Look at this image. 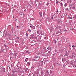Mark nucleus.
<instances>
[{
	"label": "nucleus",
	"mask_w": 76,
	"mask_h": 76,
	"mask_svg": "<svg viewBox=\"0 0 76 76\" xmlns=\"http://www.w3.org/2000/svg\"><path fill=\"white\" fill-rule=\"evenodd\" d=\"M67 3H69V1H68L67 2Z\"/></svg>",
	"instance_id": "61"
},
{
	"label": "nucleus",
	"mask_w": 76,
	"mask_h": 76,
	"mask_svg": "<svg viewBox=\"0 0 76 76\" xmlns=\"http://www.w3.org/2000/svg\"><path fill=\"white\" fill-rule=\"evenodd\" d=\"M8 67H9V69H10V71H11V70H12V68H10V66H9Z\"/></svg>",
	"instance_id": "31"
},
{
	"label": "nucleus",
	"mask_w": 76,
	"mask_h": 76,
	"mask_svg": "<svg viewBox=\"0 0 76 76\" xmlns=\"http://www.w3.org/2000/svg\"><path fill=\"white\" fill-rule=\"evenodd\" d=\"M57 43V41H56V40H55L54 42V44H56Z\"/></svg>",
	"instance_id": "44"
},
{
	"label": "nucleus",
	"mask_w": 76,
	"mask_h": 76,
	"mask_svg": "<svg viewBox=\"0 0 76 76\" xmlns=\"http://www.w3.org/2000/svg\"><path fill=\"white\" fill-rule=\"evenodd\" d=\"M63 67H64V68H66V69H67V67H68V66L67 65H65L64 64H63Z\"/></svg>",
	"instance_id": "4"
},
{
	"label": "nucleus",
	"mask_w": 76,
	"mask_h": 76,
	"mask_svg": "<svg viewBox=\"0 0 76 76\" xmlns=\"http://www.w3.org/2000/svg\"><path fill=\"white\" fill-rule=\"evenodd\" d=\"M4 46L6 48V47H7V45H6V44L4 45Z\"/></svg>",
	"instance_id": "40"
},
{
	"label": "nucleus",
	"mask_w": 76,
	"mask_h": 76,
	"mask_svg": "<svg viewBox=\"0 0 76 76\" xmlns=\"http://www.w3.org/2000/svg\"><path fill=\"white\" fill-rule=\"evenodd\" d=\"M58 3V1H56V4H57Z\"/></svg>",
	"instance_id": "60"
},
{
	"label": "nucleus",
	"mask_w": 76,
	"mask_h": 76,
	"mask_svg": "<svg viewBox=\"0 0 76 76\" xmlns=\"http://www.w3.org/2000/svg\"><path fill=\"white\" fill-rule=\"evenodd\" d=\"M54 51H55V53H56L57 52V50H56V49Z\"/></svg>",
	"instance_id": "45"
},
{
	"label": "nucleus",
	"mask_w": 76,
	"mask_h": 76,
	"mask_svg": "<svg viewBox=\"0 0 76 76\" xmlns=\"http://www.w3.org/2000/svg\"><path fill=\"white\" fill-rule=\"evenodd\" d=\"M48 54H50L51 53V50L49 51L48 52Z\"/></svg>",
	"instance_id": "15"
},
{
	"label": "nucleus",
	"mask_w": 76,
	"mask_h": 76,
	"mask_svg": "<svg viewBox=\"0 0 76 76\" xmlns=\"http://www.w3.org/2000/svg\"><path fill=\"white\" fill-rule=\"evenodd\" d=\"M12 58H15V57H12V56H10V60H11V59H12Z\"/></svg>",
	"instance_id": "18"
},
{
	"label": "nucleus",
	"mask_w": 76,
	"mask_h": 76,
	"mask_svg": "<svg viewBox=\"0 0 76 76\" xmlns=\"http://www.w3.org/2000/svg\"><path fill=\"white\" fill-rule=\"evenodd\" d=\"M16 75L15 73H13L12 75V76H16Z\"/></svg>",
	"instance_id": "25"
},
{
	"label": "nucleus",
	"mask_w": 76,
	"mask_h": 76,
	"mask_svg": "<svg viewBox=\"0 0 76 76\" xmlns=\"http://www.w3.org/2000/svg\"><path fill=\"white\" fill-rule=\"evenodd\" d=\"M72 9H73V10H75V7H73L72 8Z\"/></svg>",
	"instance_id": "29"
},
{
	"label": "nucleus",
	"mask_w": 76,
	"mask_h": 76,
	"mask_svg": "<svg viewBox=\"0 0 76 76\" xmlns=\"http://www.w3.org/2000/svg\"><path fill=\"white\" fill-rule=\"evenodd\" d=\"M23 13V12H20L19 13V15H22V13Z\"/></svg>",
	"instance_id": "20"
},
{
	"label": "nucleus",
	"mask_w": 76,
	"mask_h": 76,
	"mask_svg": "<svg viewBox=\"0 0 76 76\" xmlns=\"http://www.w3.org/2000/svg\"><path fill=\"white\" fill-rule=\"evenodd\" d=\"M24 12H26V10H24Z\"/></svg>",
	"instance_id": "64"
},
{
	"label": "nucleus",
	"mask_w": 76,
	"mask_h": 76,
	"mask_svg": "<svg viewBox=\"0 0 76 76\" xmlns=\"http://www.w3.org/2000/svg\"><path fill=\"white\" fill-rule=\"evenodd\" d=\"M58 46H61V44H60L59 43H58Z\"/></svg>",
	"instance_id": "26"
},
{
	"label": "nucleus",
	"mask_w": 76,
	"mask_h": 76,
	"mask_svg": "<svg viewBox=\"0 0 76 76\" xmlns=\"http://www.w3.org/2000/svg\"><path fill=\"white\" fill-rule=\"evenodd\" d=\"M28 70V68H26V70Z\"/></svg>",
	"instance_id": "62"
},
{
	"label": "nucleus",
	"mask_w": 76,
	"mask_h": 76,
	"mask_svg": "<svg viewBox=\"0 0 76 76\" xmlns=\"http://www.w3.org/2000/svg\"><path fill=\"white\" fill-rule=\"evenodd\" d=\"M14 70L15 72H17L16 70V69H14Z\"/></svg>",
	"instance_id": "46"
},
{
	"label": "nucleus",
	"mask_w": 76,
	"mask_h": 76,
	"mask_svg": "<svg viewBox=\"0 0 76 76\" xmlns=\"http://www.w3.org/2000/svg\"><path fill=\"white\" fill-rule=\"evenodd\" d=\"M67 51L66 52V53H65V54L64 55V56H68V55L67 56Z\"/></svg>",
	"instance_id": "19"
},
{
	"label": "nucleus",
	"mask_w": 76,
	"mask_h": 76,
	"mask_svg": "<svg viewBox=\"0 0 76 76\" xmlns=\"http://www.w3.org/2000/svg\"><path fill=\"white\" fill-rule=\"evenodd\" d=\"M73 54L75 55V53L74 52H73L72 53V55H73Z\"/></svg>",
	"instance_id": "53"
},
{
	"label": "nucleus",
	"mask_w": 76,
	"mask_h": 76,
	"mask_svg": "<svg viewBox=\"0 0 76 76\" xmlns=\"http://www.w3.org/2000/svg\"><path fill=\"white\" fill-rule=\"evenodd\" d=\"M37 37H34V39H37Z\"/></svg>",
	"instance_id": "39"
},
{
	"label": "nucleus",
	"mask_w": 76,
	"mask_h": 76,
	"mask_svg": "<svg viewBox=\"0 0 76 76\" xmlns=\"http://www.w3.org/2000/svg\"><path fill=\"white\" fill-rule=\"evenodd\" d=\"M49 4V3H47V6H48Z\"/></svg>",
	"instance_id": "56"
},
{
	"label": "nucleus",
	"mask_w": 76,
	"mask_h": 76,
	"mask_svg": "<svg viewBox=\"0 0 76 76\" xmlns=\"http://www.w3.org/2000/svg\"><path fill=\"white\" fill-rule=\"evenodd\" d=\"M73 18L75 19H76V14H75L74 15Z\"/></svg>",
	"instance_id": "11"
},
{
	"label": "nucleus",
	"mask_w": 76,
	"mask_h": 76,
	"mask_svg": "<svg viewBox=\"0 0 76 76\" xmlns=\"http://www.w3.org/2000/svg\"><path fill=\"white\" fill-rule=\"evenodd\" d=\"M39 31H37V33L38 34H39Z\"/></svg>",
	"instance_id": "41"
},
{
	"label": "nucleus",
	"mask_w": 76,
	"mask_h": 76,
	"mask_svg": "<svg viewBox=\"0 0 76 76\" xmlns=\"http://www.w3.org/2000/svg\"><path fill=\"white\" fill-rule=\"evenodd\" d=\"M31 26H30V27L31 28H32V29H35V27L32 24H31Z\"/></svg>",
	"instance_id": "2"
},
{
	"label": "nucleus",
	"mask_w": 76,
	"mask_h": 76,
	"mask_svg": "<svg viewBox=\"0 0 76 76\" xmlns=\"http://www.w3.org/2000/svg\"><path fill=\"white\" fill-rule=\"evenodd\" d=\"M36 58H39V56H37L36 57Z\"/></svg>",
	"instance_id": "49"
},
{
	"label": "nucleus",
	"mask_w": 76,
	"mask_h": 76,
	"mask_svg": "<svg viewBox=\"0 0 76 76\" xmlns=\"http://www.w3.org/2000/svg\"><path fill=\"white\" fill-rule=\"evenodd\" d=\"M16 66L17 67H19V66L18 65H17Z\"/></svg>",
	"instance_id": "51"
},
{
	"label": "nucleus",
	"mask_w": 76,
	"mask_h": 76,
	"mask_svg": "<svg viewBox=\"0 0 76 76\" xmlns=\"http://www.w3.org/2000/svg\"><path fill=\"white\" fill-rule=\"evenodd\" d=\"M14 56L15 57V58H16V56H17V53H14Z\"/></svg>",
	"instance_id": "7"
},
{
	"label": "nucleus",
	"mask_w": 76,
	"mask_h": 76,
	"mask_svg": "<svg viewBox=\"0 0 76 76\" xmlns=\"http://www.w3.org/2000/svg\"><path fill=\"white\" fill-rule=\"evenodd\" d=\"M58 29H59L60 31H59V32L60 33L61 32V26H58Z\"/></svg>",
	"instance_id": "3"
},
{
	"label": "nucleus",
	"mask_w": 76,
	"mask_h": 76,
	"mask_svg": "<svg viewBox=\"0 0 76 76\" xmlns=\"http://www.w3.org/2000/svg\"><path fill=\"white\" fill-rule=\"evenodd\" d=\"M61 21L59 19H58V23H61Z\"/></svg>",
	"instance_id": "12"
},
{
	"label": "nucleus",
	"mask_w": 76,
	"mask_h": 76,
	"mask_svg": "<svg viewBox=\"0 0 76 76\" xmlns=\"http://www.w3.org/2000/svg\"><path fill=\"white\" fill-rule=\"evenodd\" d=\"M70 9H72V7H70L69 8L70 10Z\"/></svg>",
	"instance_id": "57"
},
{
	"label": "nucleus",
	"mask_w": 76,
	"mask_h": 76,
	"mask_svg": "<svg viewBox=\"0 0 76 76\" xmlns=\"http://www.w3.org/2000/svg\"><path fill=\"white\" fill-rule=\"evenodd\" d=\"M1 70L2 71L5 72V68H1Z\"/></svg>",
	"instance_id": "8"
},
{
	"label": "nucleus",
	"mask_w": 76,
	"mask_h": 76,
	"mask_svg": "<svg viewBox=\"0 0 76 76\" xmlns=\"http://www.w3.org/2000/svg\"><path fill=\"white\" fill-rule=\"evenodd\" d=\"M41 75H43V72H42L41 73Z\"/></svg>",
	"instance_id": "59"
},
{
	"label": "nucleus",
	"mask_w": 76,
	"mask_h": 76,
	"mask_svg": "<svg viewBox=\"0 0 76 76\" xmlns=\"http://www.w3.org/2000/svg\"><path fill=\"white\" fill-rule=\"evenodd\" d=\"M60 4H61L60 5L61 6H62L63 5V3H61Z\"/></svg>",
	"instance_id": "43"
},
{
	"label": "nucleus",
	"mask_w": 76,
	"mask_h": 76,
	"mask_svg": "<svg viewBox=\"0 0 76 76\" xmlns=\"http://www.w3.org/2000/svg\"><path fill=\"white\" fill-rule=\"evenodd\" d=\"M34 34H32L31 35V38L32 39H34Z\"/></svg>",
	"instance_id": "10"
},
{
	"label": "nucleus",
	"mask_w": 76,
	"mask_h": 76,
	"mask_svg": "<svg viewBox=\"0 0 76 76\" xmlns=\"http://www.w3.org/2000/svg\"><path fill=\"white\" fill-rule=\"evenodd\" d=\"M67 6V4H64V6L66 7V6Z\"/></svg>",
	"instance_id": "36"
},
{
	"label": "nucleus",
	"mask_w": 76,
	"mask_h": 76,
	"mask_svg": "<svg viewBox=\"0 0 76 76\" xmlns=\"http://www.w3.org/2000/svg\"><path fill=\"white\" fill-rule=\"evenodd\" d=\"M28 31L29 32H31V30L30 29H28Z\"/></svg>",
	"instance_id": "30"
},
{
	"label": "nucleus",
	"mask_w": 76,
	"mask_h": 76,
	"mask_svg": "<svg viewBox=\"0 0 76 76\" xmlns=\"http://www.w3.org/2000/svg\"><path fill=\"white\" fill-rule=\"evenodd\" d=\"M11 68H12L13 67V65L12 64H11Z\"/></svg>",
	"instance_id": "42"
},
{
	"label": "nucleus",
	"mask_w": 76,
	"mask_h": 76,
	"mask_svg": "<svg viewBox=\"0 0 76 76\" xmlns=\"http://www.w3.org/2000/svg\"><path fill=\"white\" fill-rule=\"evenodd\" d=\"M58 10H57L56 11V12H57V13H58Z\"/></svg>",
	"instance_id": "52"
},
{
	"label": "nucleus",
	"mask_w": 76,
	"mask_h": 76,
	"mask_svg": "<svg viewBox=\"0 0 76 76\" xmlns=\"http://www.w3.org/2000/svg\"><path fill=\"white\" fill-rule=\"evenodd\" d=\"M75 47L73 48V50H75Z\"/></svg>",
	"instance_id": "58"
},
{
	"label": "nucleus",
	"mask_w": 76,
	"mask_h": 76,
	"mask_svg": "<svg viewBox=\"0 0 76 76\" xmlns=\"http://www.w3.org/2000/svg\"><path fill=\"white\" fill-rule=\"evenodd\" d=\"M68 19H72V17L69 16L68 17Z\"/></svg>",
	"instance_id": "24"
},
{
	"label": "nucleus",
	"mask_w": 76,
	"mask_h": 76,
	"mask_svg": "<svg viewBox=\"0 0 76 76\" xmlns=\"http://www.w3.org/2000/svg\"><path fill=\"white\" fill-rule=\"evenodd\" d=\"M4 49H3V50L2 49L1 50V53H3V52H4Z\"/></svg>",
	"instance_id": "23"
},
{
	"label": "nucleus",
	"mask_w": 76,
	"mask_h": 76,
	"mask_svg": "<svg viewBox=\"0 0 76 76\" xmlns=\"http://www.w3.org/2000/svg\"><path fill=\"white\" fill-rule=\"evenodd\" d=\"M40 4V3H39V4H38V6H39V5H41V6H42V4Z\"/></svg>",
	"instance_id": "33"
},
{
	"label": "nucleus",
	"mask_w": 76,
	"mask_h": 76,
	"mask_svg": "<svg viewBox=\"0 0 76 76\" xmlns=\"http://www.w3.org/2000/svg\"><path fill=\"white\" fill-rule=\"evenodd\" d=\"M27 60H29V59L28 58H26L25 61V62H27Z\"/></svg>",
	"instance_id": "14"
},
{
	"label": "nucleus",
	"mask_w": 76,
	"mask_h": 76,
	"mask_svg": "<svg viewBox=\"0 0 76 76\" xmlns=\"http://www.w3.org/2000/svg\"><path fill=\"white\" fill-rule=\"evenodd\" d=\"M26 37H28L29 35H28V33H26Z\"/></svg>",
	"instance_id": "32"
},
{
	"label": "nucleus",
	"mask_w": 76,
	"mask_h": 76,
	"mask_svg": "<svg viewBox=\"0 0 76 76\" xmlns=\"http://www.w3.org/2000/svg\"><path fill=\"white\" fill-rule=\"evenodd\" d=\"M72 48H75V45H73L72 46Z\"/></svg>",
	"instance_id": "47"
},
{
	"label": "nucleus",
	"mask_w": 76,
	"mask_h": 76,
	"mask_svg": "<svg viewBox=\"0 0 76 76\" xmlns=\"http://www.w3.org/2000/svg\"><path fill=\"white\" fill-rule=\"evenodd\" d=\"M62 62L63 63H64L65 62V61H66V59H65L64 58H63L62 59Z\"/></svg>",
	"instance_id": "6"
},
{
	"label": "nucleus",
	"mask_w": 76,
	"mask_h": 76,
	"mask_svg": "<svg viewBox=\"0 0 76 76\" xmlns=\"http://www.w3.org/2000/svg\"><path fill=\"white\" fill-rule=\"evenodd\" d=\"M69 1L70 3H72V0H70V1Z\"/></svg>",
	"instance_id": "35"
},
{
	"label": "nucleus",
	"mask_w": 76,
	"mask_h": 76,
	"mask_svg": "<svg viewBox=\"0 0 76 76\" xmlns=\"http://www.w3.org/2000/svg\"><path fill=\"white\" fill-rule=\"evenodd\" d=\"M42 53H43V52L42 51H41L40 52V54H42Z\"/></svg>",
	"instance_id": "37"
},
{
	"label": "nucleus",
	"mask_w": 76,
	"mask_h": 76,
	"mask_svg": "<svg viewBox=\"0 0 76 76\" xmlns=\"http://www.w3.org/2000/svg\"><path fill=\"white\" fill-rule=\"evenodd\" d=\"M43 9H44V10L45 9V10H47V8H44Z\"/></svg>",
	"instance_id": "55"
},
{
	"label": "nucleus",
	"mask_w": 76,
	"mask_h": 76,
	"mask_svg": "<svg viewBox=\"0 0 76 76\" xmlns=\"http://www.w3.org/2000/svg\"><path fill=\"white\" fill-rule=\"evenodd\" d=\"M75 57H76V56H74L72 55V58H75Z\"/></svg>",
	"instance_id": "17"
},
{
	"label": "nucleus",
	"mask_w": 76,
	"mask_h": 76,
	"mask_svg": "<svg viewBox=\"0 0 76 76\" xmlns=\"http://www.w3.org/2000/svg\"><path fill=\"white\" fill-rule=\"evenodd\" d=\"M36 76H38V72L36 73L35 74H34Z\"/></svg>",
	"instance_id": "22"
},
{
	"label": "nucleus",
	"mask_w": 76,
	"mask_h": 76,
	"mask_svg": "<svg viewBox=\"0 0 76 76\" xmlns=\"http://www.w3.org/2000/svg\"><path fill=\"white\" fill-rule=\"evenodd\" d=\"M56 29H58V26H57L56 27Z\"/></svg>",
	"instance_id": "48"
},
{
	"label": "nucleus",
	"mask_w": 76,
	"mask_h": 76,
	"mask_svg": "<svg viewBox=\"0 0 76 76\" xmlns=\"http://www.w3.org/2000/svg\"><path fill=\"white\" fill-rule=\"evenodd\" d=\"M39 14L40 15V16H42V15H41L42 14L41 12H39Z\"/></svg>",
	"instance_id": "34"
},
{
	"label": "nucleus",
	"mask_w": 76,
	"mask_h": 76,
	"mask_svg": "<svg viewBox=\"0 0 76 76\" xmlns=\"http://www.w3.org/2000/svg\"><path fill=\"white\" fill-rule=\"evenodd\" d=\"M41 70V68H38V69H37V71H39V70Z\"/></svg>",
	"instance_id": "28"
},
{
	"label": "nucleus",
	"mask_w": 76,
	"mask_h": 76,
	"mask_svg": "<svg viewBox=\"0 0 76 76\" xmlns=\"http://www.w3.org/2000/svg\"><path fill=\"white\" fill-rule=\"evenodd\" d=\"M65 10H66V11H69V8H66V9H65Z\"/></svg>",
	"instance_id": "27"
},
{
	"label": "nucleus",
	"mask_w": 76,
	"mask_h": 76,
	"mask_svg": "<svg viewBox=\"0 0 76 76\" xmlns=\"http://www.w3.org/2000/svg\"><path fill=\"white\" fill-rule=\"evenodd\" d=\"M45 61H48V60L46 59L45 60Z\"/></svg>",
	"instance_id": "50"
},
{
	"label": "nucleus",
	"mask_w": 76,
	"mask_h": 76,
	"mask_svg": "<svg viewBox=\"0 0 76 76\" xmlns=\"http://www.w3.org/2000/svg\"><path fill=\"white\" fill-rule=\"evenodd\" d=\"M45 12H47V11L45 10L44 12L43 13V15H46V13H45Z\"/></svg>",
	"instance_id": "21"
},
{
	"label": "nucleus",
	"mask_w": 76,
	"mask_h": 76,
	"mask_svg": "<svg viewBox=\"0 0 76 76\" xmlns=\"http://www.w3.org/2000/svg\"><path fill=\"white\" fill-rule=\"evenodd\" d=\"M10 55V56L12 57V55H13V53L12 52H11Z\"/></svg>",
	"instance_id": "13"
},
{
	"label": "nucleus",
	"mask_w": 76,
	"mask_h": 76,
	"mask_svg": "<svg viewBox=\"0 0 76 76\" xmlns=\"http://www.w3.org/2000/svg\"><path fill=\"white\" fill-rule=\"evenodd\" d=\"M26 53H27V54H30V52L28 51L27 50L26 52Z\"/></svg>",
	"instance_id": "16"
},
{
	"label": "nucleus",
	"mask_w": 76,
	"mask_h": 76,
	"mask_svg": "<svg viewBox=\"0 0 76 76\" xmlns=\"http://www.w3.org/2000/svg\"><path fill=\"white\" fill-rule=\"evenodd\" d=\"M51 48H51V46H48V48H47V50H50V51H52V50H51Z\"/></svg>",
	"instance_id": "1"
},
{
	"label": "nucleus",
	"mask_w": 76,
	"mask_h": 76,
	"mask_svg": "<svg viewBox=\"0 0 76 76\" xmlns=\"http://www.w3.org/2000/svg\"><path fill=\"white\" fill-rule=\"evenodd\" d=\"M27 64H29V65H30V62H28Z\"/></svg>",
	"instance_id": "54"
},
{
	"label": "nucleus",
	"mask_w": 76,
	"mask_h": 76,
	"mask_svg": "<svg viewBox=\"0 0 76 76\" xmlns=\"http://www.w3.org/2000/svg\"><path fill=\"white\" fill-rule=\"evenodd\" d=\"M40 66V65L38 66V68H39V66Z\"/></svg>",
	"instance_id": "63"
},
{
	"label": "nucleus",
	"mask_w": 76,
	"mask_h": 76,
	"mask_svg": "<svg viewBox=\"0 0 76 76\" xmlns=\"http://www.w3.org/2000/svg\"><path fill=\"white\" fill-rule=\"evenodd\" d=\"M54 14L53 13H52L51 14V19H53V17H54Z\"/></svg>",
	"instance_id": "5"
},
{
	"label": "nucleus",
	"mask_w": 76,
	"mask_h": 76,
	"mask_svg": "<svg viewBox=\"0 0 76 76\" xmlns=\"http://www.w3.org/2000/svg\"><path fill=\"white\" fill-rule=\"evenodd\" d=\"M12 73H15V72L14 70H13L12 71Z\"/></svg>",
	"instance_id": "38"
},
{
	"label": "nucleus",
	"mask_w": 76,
	"mask_h": 76,
	"mask_svg": "<svg viewBox=\"0 0 76 76\" xmlns=\"http://www.w3.org/2000/svg\"><path fill=\"white\" fill-rule=\"evenodd\" d=\"M47 56V54H45V53H43L42 54V56H43V57H45V56Z\"/></svg>",
	"instance_id": "9"
}]
</instances>
